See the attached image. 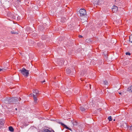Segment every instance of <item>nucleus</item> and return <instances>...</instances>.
Here are the masks:
<instances>
[{
	"mask_svg": "<svg viewBox=\"0 0 132 132\" xmlns=\"http://www.w3.org/2000/svg\"><path fill=\"white\" fill-rule=\"evenodd\" d=\"M61 125L63 127H64L65 128H66V129L71 130V129L70 128H69L67 126L65 125V124H61Z\"/></svg>",
	"mask_w": 132,
	"mask_h": 132,
	"instance_id": "15",
	"label": "nucleus"
},
{
	"mask_svg": "<svg viewBox=\"0 0 132 132\" xmlns=\"http://www.w3.org/2000/svg\"><path fill=\"white\" fill-rule=\"evenodd\" d=\"M59 62H58V64L60 66H62L64 63V61L63 59H59L58 60Z\"/></svg>",
	"mask_w": 132,
	"mask_h": 132,
	"instance_id": "4",
	"label": "nucleus"
},
{
	"mask_svg": "<svg viewBox=\"0 0 132 132\" xmlns=\"http://www.w3.org/2000/svg\"><path fill=\"white\" fill-rule=\"evenodd\" d=\"M103 2L102 0H99L98 1V5H101Z\"/></svg>",
	"mask_w": 132,
	"mask_h": 132,
	"instance_id": "17",
	"label": "nucleus"
},
{
	"mask_svg": "<svg viewBox=\"0 0 132 132\" xmlns=\"http://www.w3.org/2000/svg\"><path fill=\"white\" fill-rule=\"evenodd\" d=\"M31 95H32L34 98V101L36 103L37 102V96H36V95L34 94H32Z\"/></svg>",
	"mask_w": 132,
	"mask_h": 132,
	"instance_id": "9",
	"label": "nucleus"
},
{
	"mask_svg": "<svg viewBox=\"0 0 132 132\" xmlns=\"http://www.w3.org/2000/svg\"><path fill=\"white\" fill-rule=\"evenodd\" d=\"M10 13H8L7 14V15L8 16H9L10 17H11V18H12L13 19H15V16L14 15H12L11 14H10Z\"/></svg>",
	"mask_w": 132,
	"mask_h": 132,
	"instance_id": "11",
	"label": "nucleus"
},
{
	"mask_svg": "<svg viewBox=\"0 0 132 132\" xmlns=\"http://www.w3.org/2000/svg\"><path fill=\"white\" fill-rule=\"evenodd\" d=\"M104 84V85H108V82L106 80L104 81H103Z\"/></svg>",
	"mask_w": 132,
	"mask_h": 132,
	"instance_id": "20",
	"label": "nucleus"
},
{
	"mask_svg": "<svg viewBox=\"0 0 132 132\" xmlns=\"http://www.w3.org/2000/svg\"><path fill=\"white\" fill-rule=\"evenodd\" d=\"M120 126H121L122 127H124L123 124L121 125Z\"/></svg>",
	"mask_w": 132,
	"mask_h": 132,
	"instance_id": "30",
	"label": "nucleus"
},
{
	"mask_svg": "<svg viewBox=\"0 0 132 132\" xmlns=\"http://www.w3.org/2000/svg\"><path fill=\"white\" fill-rule=\"evenodd\" d=\"M126 55H130L131 54L129 52H126Z\"/></svg>",
	"mask_w": 132,
	"mask_h": 132,
	"instance_id": "23",
	"label": "nucleus"
},
{
	"mask_svg": "<svg viewBox=\"0 0 132 132\" xmlns=\"http://www.w3.org/2000/svg\"><path fill=\"white\" fill-rule=\"evenodd\" d=\"M89 86L90 87V89H91V85L90 84L89 85Z\"/></svg>",
	"mask_w": 132,
	"mask_h": 132,
	"instance_id": "33",
	"label": "nucleus"
},
{
	"mask_svg": "<svg viewBox=\"0 0 132 132\" xmlns=\"http://www.w3.org/2000/svg\"><path fill=\"white\" fill-rule=\"evenodd\" d=\"M73 73H75V70L74 69V70H73Z\"/></svg>",
	"mask_w": 132,
	"mask_h": 132,
	"instance_id": "28",
	"label": "nucleus"
},
{
	"mask_svg": "<svg viewBox=\"0 0 132 132\" xmlns=\"http://www.w3.org/2000/svg\"><path fill=\"white\" fill-rule=\"evenodd\" d=\"M5 103L7 104H12L11 98H7L5 100Z\"/></svg>",
	"mask_w": 132,
	"mask_h": 132,
	"instance_id": "5",
	"label": "nucleus"
},
{
	"mask_svg": "<svg viewBox=\"0 0 132 132\" xmlns=\"http://www.w3.org/2000/svg\"><path fill=\"white\" fill-rule=\"evenodd\" d=\"M11 98L12 104L15 103V102H17L18 101H20L21 100V99L20 97H12Z\"/></svg>",
	"mask_w": 132,
	"mask_h": 132,
	"instance_id": "2",
	"label": "nucleus"
},
{
	"mask_svg": "<svg viewBox=\"0 0 132 132\" xmlns=\"http://www.w3.org/2000/svg\"><path fill=\"white\" fill-rule=\"evenodd\" d=\"M79 12L80 16H82L86 14V11L84 9H81L79 10Z\"/></svg>",
	"mask_w": 132,
	"mask_h": 132,
	"instance_id": "3",
	"label": "nucleus"
},
{
	"mask_svg": "<svg viewBox=\"0 0 132 132\" xmlns=\"http://www.w3.org/2000/svg\"><path fill=\"white\" fill-rule=\"evenodd\" d=\"M55 121H56V122L57 123H58L59 124H64L63 123L60 122L59 120H55Z\"/></svg>",
	"mask_w": 132,
	"mask_h": 132,
	"instance_id": "19",
	"label": "nucleus"
},
{
	"mask_svg": "<svg viewBox=\"0 0 132 132\" xmlns=\"http://www.w3.org/2000/svg\"><path fill=\"white\" fill-rule=\"evenodd\" d=\"M43 36H42V37H43Z\"/></svg>",
	"mask_w": 132,
	"mask_h": 132,
	"instance_id": "37",
	"label": "nucleus"
},
{
	"mask_svg": "<svg viewBox=\"0 0 132 132\" xmlns=\"http://www.w3.org/2000/svg\"><path fill=\"white\" fill-rule=\"evenodd\" d=\"M94 4L96 5H98V1H95L94 2Z\"/></svg>",
	"mask_w": 132,
	"mask_h": 132,
	"instance_id": "24",
	"label": "nucleus"
},
{
	"mask_svg": "<svg viewBox=\"0 0 132 132\" xmlns=\"http://www.w3.org/2000/svg\"><path fill=\"white\" fill-rule=\"evenodd\" d=\"M129 41L132 43V35L130 36L129 37Z\"/></svg>",
	"mask_w": 132,
	"mask_h": 132,
	"instance_id": "18",
	"label": "nucleus"
},
{
	"mask_svg": "<svg viewBox=\"0 0 132 132\" xmlns=\"http://www.w3.org/2000/svg\"><path fill=\"white\" fill-rule=\"evenodd\" d=\"M15 110H17V109L16 108L15 109Z\"/></svg>",
	"mask_w": 132,
	"mask_h": 132,
	"instance_id": "36",
	"label": "nucleus"
},
{
	"mask_svg": "<svg viewBox=\"0 0 132 132\" xmlns=\"http://www.w3.org/2000/svg\"><path fill=\"white\" fill-rule=\"evenodd\" d=\"M45 82V80H44L42 81V83H43Z\"/></svg>",
	"mask_w": 132,
	"mask_h": 132,
	"instance_id": "29",
	"label": "nucleus"
},
{
	"mask_svg": "<svg viewBox=\"0 0 132 132\" xmlns=\"http://www.w3.org/2000/svg\"><path fill=\"white\" fill-rule=\"evenodd\" d=\"M119 94H120V95H121V93H119Z\"/></svg>",
	"mask_w": 132,
	"mask_h": 132,
	"instance_id": "35",
	"label": "nucleus"
},
{
	"mask_svg": "<svg viewBox=\"0 0 132 132\" xmlns=\"http://www.w3.org/2000/svg\"><path fill=\"white\" fill-rule=\"evenodd\" d=\"M5 123V120L3 119H0V124H4Z\"/></svg>",
	"mask_w": 132,
	"mask_h": 132,
	"instance_id": "14",
	"label": "nucleus"
},
{
	"mask_svg": "<svg viewBox=\"0 0 132 132\" xmlns=\"http://www.w3.org/2000/svg\"><path fill=\"white\" fill-rule=\"evenodd\" d=\"M75 121V122L76 123H78V122L77 121Z\"/></svg>",
	"mask_w": 132,
	"mask_h": 132,
	"instance_id": "31",
	"label": "nucleus"
},
{
	"mask_svg": "<svg viewBox=\"0 0 132 132\" xmlns=\"http://www.w3.org/2000/svg\"><path fill=\"white\" fill-rule=\"evenodd\" d=\"M107 54V53H105V54H104V55L105 56H106V54Z\"/></svg>",
	"mask_w": 132,
	"mask_h": 132,
	"instance_id": "32",
	"label": "nucleus"
},
{
	"mask_svg": "<svg viewBox=\"0 0 132 132\" xmlns=\"http://www.w3.org/2000/svg\"><path fill=\"white\" fill-rule=\"evenodd\" d=\"M66 71L67 73L69 75H71V70L69 69H67L66 70Z\"/></svg>",
	"mask_w": 132,
	"mask_h": 132,
	"instance_id": "10",
	"label": "nucleus"
},
{
	"mask_svg": "<svg viewBox=\"0 0 132 132\" xmlns=\"http://www.w3.org/2000/svg\"><path fill=\"white\" fill-rule=\"evenodd\" d=\"M115 119H114L113 120V121H115Z\"/></svg>",
	"mask_w": 132,
	"mask_h": 132,
	"instance_id": "38",
	"label": "nucleus"
},
{
	"mask_svg": "<svg viewBox=\"0 0 132 132\" xmlns=\"http://www.w3.org/2000/svg\"><path fill=\"white\" fill-rule=\"evenodd\" d=\"M2 71L3 70L2 69H0V71Z\"/></svg>",
	"mask_w": 132,
	"mask_h": 132,
	"instance_id": "34",
	"label": "nucleus"
},
{
	"mask_svg": "<svg viewBox=\"0 0 132 132\" xmlns=\"http://www.w3.org/2000/svg\"><path fill=\"white\" fill-rule=\"evenodd\" d=\"M49 108V106H48L46 108V110H48Z\"/></svg>",
	"mask_w": 132,
	"mask_h": 132,
	"instance_id": "27",
	"label": "nucleus"
},
{
	"mask_svg": "<svg viewBox=\"0 0 132 132\" xmlns=\"http://www.w3.org/2000/svg\"><path fill=\"white\" fill-rule=\"evenodd\" d=\"M108 119L109 121H111L112 120V118L111 116L109 117L108 118Z\"/></svg>",
	"mask_w": 132,
	"mask_h": 132,
	"instance_id": "22",
	"label": "nucleus"
},
{
	"mask_svg": "<svg viewBox=\"0 0 132 132\" xmlns=\"http://www.w3.org/2000/svg\"><path fill=\"white\" fill-rule=\"evenodd\" d=\"M43 132H51V131L49 130L48 129H45L43 131Z\"/></svg>",
	"mask_w": 132,
	"mask_h": 132,
	"instance_id": "21",
	"label": "nucleus"
},
{
	"mask_svg": "<svg viewBox=\"0 0 132 132\" xmlns=\"http://www.w3.org/2000/svg\"><path fill=\"white\" fill-rule=\"evenodd\" d=\"M78 37L79 38H82V36L81 35H79Z\"/></svg>",
	"mask_w": 132,
	"mask_h": 132,
	"instance_id": "26",
	"label": "nucleus"
},
{
	"mask_svg": "<svg viewBox=\"0 0 132 132\" xmlns=\"http://www.w3.org/2000/svg\"><path fill=\"white\" fill-rule=\"evenodd\" d=\"M33 92L36 94V95H37V96H38L39 94H40V93H39V92L38 91V90L37 89L34 90L33 91Z\"/></svg>",
	"mask_w": 132,
	"mask_h": 132,
	"instance_id": "7",
	"label": "nucleus"
},
{
	"mask_svg": "<svg viewBox=\"0 0 132 132\" xmlns=\"http://www.w3.org/2000/svg\"><path fill=\"white\" fill-rule=\"evenodd\" d=\"M118 7L116 6H114L112 8V11L113 12H117L118 10Z\"/></svg>",
	"mask_w": 132,
	"mask_h": 132,
	"instance_id": "6",
	"label": "nucleus"
},
{
	"mask_svg": "<svg viewBox=\"0 0 132 132\" xmlns=\"http://www.w3.org/2000/svg\"><path fill=\"white\" fill-rule=\"evenodd\" d=\"M74 122V121H73V122H72V124H73V123Z\"/></svg>",
	"mask_w": 132,
	"mask_h": 132,
	"instance_id": "39",
	"label": "nucleus"
},
{
	"mask_svg": "<svg viewBox=\"0 0 132 132\" xmlns=\"http://www.w3.org/2000/svg\"><path fill=\"white\" fill-rule=\"evenodd\" d=\"M11 33L12 34H16L15 32H14L13 31H11Z\"/></svg>",
	"mask_w": 132,
	"mask_h": 132,
	"instance_id": "25",
	"label": "nucleus"
},
{
	"mask_svg": "<svg viewBox=\"0 0 132 132\" xmlns=\"http://www.w3.org/2000/svg\"><path fill=\"white\" fill-rule=\"evenodd\" d=\"M125 125H126V126H125V127H127V128L129 129H132V124H131V126H129L127 125V124H125Z\"/></svg>",
	"mask_w": 132,
	"mask_h": 132,
	"instance_id": "13",
	"label": "nucleus"
},
{
	"mask_svg": "<svg viewBox=\"0 0 132 132\" xmlns=\"http://www.w3.org/2000/svg\"><path fill=\"white\" fill-rule=\"evenodd\" d=\"M9 130L13 132L14 131V129L12 126H10L9 128Z\"/></svg>",
	"mask_w": 132,
	"mask_h": 132,
	"instance_id": "16",
	"label": "nucleus"
},
{
	"mask_svg": "<svg viewBox=\"0 0 132 132\" xmlns=\"http://www.w3.org/2000/svg\"><path fill=\"white\" fill-rule=\"evenodd\" d=\"M127 90L128 92L132 93V85L127 88Z\"/></svg>",
	"mask_w": 132,
	"mask_h": 132,
	"instance_id": "12",
	"label": "nucleus"
},
{
	"mask_svg": "<svg viewBox=\"0 0 132 132\" xmlns=\"http://www.w3.org/2000/svg\"><path fill=\"white\" fill-rule=\"evenodd\" d=\"M19 71L23 75L26 76V77L28 76L29 74V71L26 70L24 68L20 70Z\"/></svg>",
	"mask_w": 132,
	"mask_h": 132,
	"instance_id": "1",
	"label": "nucleus"
},
{
	"mask_svg": "<svg viewBox=\"0 0 132 132\" xmlns=\"http://www.w3.org/2000/svg\"><path fill=\"white\" fill-rule=\"evenodd\" d=\"M79 109L82 112H86L87 110V109L81 106L80 107Z\"/></svg>",
	"mask_w": 132,
	"mask_h": 132,
	"instance_id": "8",
	"label": "nucleus"
}]
</instances>
